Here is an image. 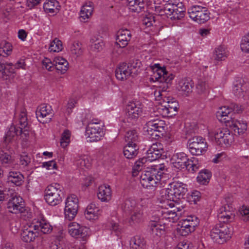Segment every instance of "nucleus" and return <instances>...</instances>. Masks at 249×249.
Wrapping results in <instances>:
<instances>
[{
  "label": "nucleus",
  "mask_w": 249,
  "mask_h": 249,
  "mask_svg": "<svg viewBox=\"0 0 249 249\" xmlns=\"http://www.w3.org/2000/svg\"><path fill=\"white\" fill-rule=\"evenodd\" d=\"M244 89V86L240 81H236L234 83L233 92L236 96L238 97L243 96Z\"/></svg>",
  "instance_id": "8fccbe9b"
},
{
  "label": "nucleus",
  "mask_w": 249,
  "mask_h": 249,
  "mask_svg": "<svg viewBox=\"0 0 249 249\" xmlns=\"http://www.w3.org/2000/svg\"><path fill=\"white\" fill-rule=\"evenodd\" d=\"M24 109H23L21 111V113L20 114L19 117V124L20 126L19 127V129H24L26 128V127L29 126L28 125V124L27 122V118L26 116V113L24 110Z\"/></svg>",
  "instance_id": "680f3d73"
},
{
  "label": "nucleus",
  "mask_w": 249,
  "mask_h": 249,
  "mask_svg": "<svg viewBox=\"0 0 249 249\" xmlns=\"http://www.w3.org/2000/svg\"><path fill=\"white\" fill-rule=\"evenodd\" d=\"M147 161H149L146 157H143L136 161L133 167V175L136 176L137 172L141 171Z\"/></svg>",
  "instance_id": "de8ad7c7"
},
{
  "label": "nucleus",
  "mask_w": 249,
  "mask_h": 249,
  "mask_svg": "<svg viewBox=\"0 0 249 249\" xmlns=\"http://www.w3.org/2000/svg\"><path fill=\"white\" fill-rule=\"evenodd\" d=\"M189 223L190 224L192 228L191 230H195V228L199 224V221L198 218L195 215H190L186 218Z\"/></svg>",
  "instance_id": "0e129e2a"
},
{
  "label": "nucleus",
  "mask_w": 249,
  "mask_h": 249,
  "mask_svg": "<svg viewBox=\"0 0 249 249\" xmlns=\"http://www.w3.org/2000/svg\"><path fill=\"white\" fill-rule=\"evenodd\" d=\"M232 127L235 132H237L240 134L243 133L247 128V124L245 123H241L240 121L233 119L232 122L228 125Z\"/></svg>",
  "instance_id": "e433bc0d"
},
{
  "label": "nucleus",
  "mask_w": 249,
  "mask_h": 249,
  "mask_svg": "<svg viewBox=\"0 0 249 249\" xmlns=\"http://www.w3.org/2000/svg\"><path fill=\"white\" fill-rule=\"evenodd\" d=\"M148 226L154 236L160 237L165 234V227L161 223H157L156 221H150Z\"/></svg>",
  "instance_id": "393cba45"
},
{
  "label": "nucleus",
  "mask_w": 249,
  "mask_h": 249,
  "mask_svg": "<svg viewBox=\"0 0 249 249\" xmlns=\"http://www.w3.org/2000/svg\"><path fill=\"white\" fill-rule=\"evenodd\" d=\"M99 209L94 204L89 205L85 211V216L89 220H96L98 218Z\"/></svg>",
  "instance_id": "c85d7f7f"
},
{
  "label": "nucleus",
  "mask_w": 249,
  "mask_h": 249,
  "mask_svg": "<svg viewBox=\"0 0 249 249\" xmlns=\"http://www.w3.org/2000/svg\"><path fill=\"white\" fill-rule=\"evenodd\" d=\"M62 187L58 183L48 185L45 190L44 198L46 202L51 206H55L62 201L63 195Z\"/></svg>",
  "instance_id": "39448f33"
},
{
  "label": "nucleus",
  "mask_w": 249,
  "mask_h": 249,
  "mask_svg": "<svg viewBox=\"0 0 249 249\" xmlns=\"http://www.w3.org/2000/svg\"><path fill=\"white\" fill-rule=\"evenodd\" d=\"M208 86L205 81H198L196 86V92L199 94H205L207 92Z\"/></svg>",
  "instance_id": "6e6d98bb"
},
{
  "label": "nucleus",
  "mask_w": 249,
  "mask_h": 249,
  "mask_svg": "<svg viewBox=\"0 0 249 249\" xmlns=\"http://www.w3.org/2000/svg\"><path fill=\"white\" fill-rule=\"evenodd\" d=\"M158 214L160 216L162 220L167 219L170 220L171 219H173L177 216V213L175 210L172 211L168 209L158 210Z\"/></svg>",
  "instance_id": "ea45409f"
},
{
  "label": "nucleus",
  "mask_w": 249,
  "mask_h": 249,
  "mask_svg": "<svg viewBox=\"0 0 249 249\" xmlns=\"http://www.w3.org/2000/svg\"><path fill=\"white\" fill-rule=\"evenodd\" d=\"M150 69L153 71L154 74L152 75L151 79L154 81H158L160 82V78L164 76H167L171 74L166 71L164 67L161 68L159 64H155L150 66Z\"/></svg>",
  "instance_id": "5701e85b"
},
{
  "label": "nucleus",
  "mask_w": 249,
  "mask_h": 249,
  "mask_svg": "<svg viewBox=\"0 0 249 249\" xmlns=\"http://www.w3.org/2000/svg\"><path fill=\"white\" fill-rule=\"evenodd\" d=\"M0 160L2 164L7 166H12L14 164V160L12 156L10 154L3 152L0 153Z\"/></svg>",
  "instance_id": "49530a36"
},
{
  "label": "nucleus",
  "mask_w": 249,
  "mask_h": 249,
  "mask_svg": "<svg viewBox=\"0 0 249 249\" xmlns=\"http://www.w3.org/2000/svg\"><path fill=\"white\" fill-rule=\"evenodd\" d=\"M177 1H178L177 0ZM185 8L182 3L176 1V7L174 11L173 15L170 17L172 20L180 19L185 16Z\"/></svg>",
  "instance_id": "72a5a7b5"
},
{
  "label": "nucleus",
  "mask_w": 249,
  "mask_h": 249,
  "mask_svg": "<svg viewBox=\"0 0 249 249\" xmlns=\"http://www.w3.org/2000/svg\"><path fill=\"white\" fill-rule=\"evenodd\" d=\"M226 201L227 202V204L220 208L217 215L219 221L225 223L230 222L231 219H232L231 211L233 210L231 204L228 203L229 201L227 200V198Z\"/></svg>",
  "instance_id": "aec40b11"
},
{
  "label": "nucleus",
  "mask_w": 249,
  "mask_h": 249,
  "mask_svg": "<svg viewBox=\"0 0 249 249\" xmlns=\"http://www.w3.org/2000/svg\"><path fill=\"white\" fill-rule=\"evenodd\" d=\"M200 165L197 162V160L195 158H193V160H190L186 168L189 172L193 173L197 171Z\"/></svg>",
  "instance_id": "864d4df0"
},
{
  "label": "nucleus",
  "mask_w": 249,
  "mask_h": 249,
  "mask_svg": "<svg viewBox=\"0 0 249 249\" xmlns=\"http://www.w3.org/2000/svg\"><path fill=\"white\" fill-rule=\"evenodd\" d=\"M147 206L146 201L141 200L140 203L137 205L136 209L133 211L130 217L129 222L133 223H139L143 220V214L146 210Z\"/></svg>",
  "instance_id": "2eb2a0df"
},
{
  "label": "nucleus",
  "mask_w": 249,
  "mask_h": 249,
  "mask_svg": "<svg viewBox=\"0 0 249 249\" xmlns=\"http://www.w3.org/2000/svg\"><path fill=\"white\" fill-rule=\"evenodd\" d=\"M42 63L43 67L45 68L49 71H53L54 69V64L49 58H45L42 61Z\"/></svg>",
  "instance_id": "338daca9"
},
{
  "label": "nucleus",
  "mask_w": 249,
  "mask_h": 249,
  "mask_svg": "<svg viewBox=\"0 0 249 249\" xmlns=\"http://www.w3.org/2000/svg\"><path fill=\"white\" fill-rule=\"evenodd\" d=\"M155 22V17L153 15H149L146 16L142 19V24H144L147 27H150L152 26Z\"/></svg>",
  "instance_id": "774afa93"
},
{
  "label": "nucleus",
  "mask_w": 249,
  "mask_h": 249,
  "mask_svg": "<svg viewBox=\"0 0 249 249\" xmlns=\"http://www.w3.org/2000/svg\"><path fill=\"white\" fill-rule=\"evenodd\" d=\"M232 233V229L227 224L220 223L211 230L210 236L214 242L221 244L231 238Z\"/></svg>",
  "instance_id": "20e7f679"
},
{
  "label": "nucleus",
  "mask_w": 249,
  "mask_h": 249,
  "mask_svg": "<svg viewBox=\"0 0 249 249\" xmlns=\"http://www.w3.org/2000/svg\"><path fill=\"white\" fill-rule=\"evenodd\" d=\"M18 213H20V217L25 220H27L32 218V213L28 207L24 206L21 209Z\"/></svg>",
  "instance_id": "bf43d9fd"
},
{
  "label": "nucleus",
  "mask_w": 249,
  "mask_h": 249,
  "mask_svg": "<svg viewBox=\"0 0 249 249\" xmlns=\"http://www.w3.org/2000/svg\"><path fill=\"white\" fill-rule=\"evenodd\" d=\"M188 192L187 185L179 181H175L169 184L168 187L161 190L164 198L175 201L176 199L184 198Z\"/></svg>",
  "instance_id": "f03ea898"
},
{
  "label": "nucleus",
  "mask_w": 249,
  "mask_h": 249,
  "mask_svg": "<svg viewBox=\"0 0 249 249\" xmlns=\"http://www.w3.org/2000/svg\"><path fill=\"white\" fill-rule=\"evenodd\" d=\"M34 226H37V227L36 228L37 232L40 231L44 234H48L53 230L52 226L44 219H42L39 221H37L36 223H34Z\"/></svg>",
  "instance_id": "2f4dec72"
},
{
  "label": "nucleus",
  "mask_w": 249,
  "mask_h": 249,
  "mask_svg": "<svg viewBox=\"0 0 249 249\" xmlns=\"http://www.w3.org/2000/svg\"><path fill=\"white\" fill-rule=\"evenodd\" d=\"M136 202L132 199H127L121 205L122 209L126 213H130L136 209Z\"/></svg>",
  "instance_id": "4c0bfd02"
},
{
  "label": "nucleus",
  "mask_w": 249,
  "mask_h": 249,
  "mask_svg": "<svg viewBox=\"0 0 249 249\" xmlns=\"http://www.w3.org/2000/svg\"><path fill=\"white\" fill-rule=\"evenodd\" d=\"M149 139L159 140L165 132L166 125L164 121L158 118L153 119L151 116L146 123Z\"/></svg>",
  "instance_id": "7ed1b4c3"
},
{
  "label": "nucleus",
  "mask_w": 249,
  "mask_h": 249,
  "mask_svg": "<svg viewBox=\"0 0 249 249\" xmlns=\"http://www.w3.org/2000/svg\"><path fill=\"white\" fill-rule=\"evenodd\" d=\"M189 17L196 22L201 24L209 20L210 13L207 8L195 5L188 10Z\"/></svg>",
  "instance_id": "0eeeda50"
},
{
  "label": "nucleus",
  "mask_w": 249,
  "mask_h": 249,
  "mask_svg": "<svg viewBox=\"0 0 249 249\" xmlns=\"http://www.w3.org/2000/svg\"><path fill=\"white\" fill-rule=\"evenodd\" d=\"M167 172L163 164L155 165L148 168L147 170L142 172L140 176V183L145 188L154 190L164 178Z\"/></svg>",
  "instance_id": "f257e3e1"
},
{
  "label": "nucleus",
  "mask_w": 249,
  "mask_h": 249,
  "mask_svg": "<svg viewBox=\"0 0 249 249\" xmlns=\"http://www.w3.org/2000/svg\"><path fill=\"white\" fill-rule=\"evenodd\" d=\"M132 6H129V9L135 12L140 13L144 11L146 4L143 2V0H137V3Z\"/></svg>",
  "instance_id": "5fc2aeb1"
},
{
  "label": "nucleus",
  "mask_w": 249,
  "mask_h": 249,
  "mask_svg": "<svg viewBox=\"0 0 249 249\" xmlns=\"http://www.w3.org/2000/svg\"><path fill=\"white\" fill-rule=\"evenodd\" d=\"M62 42L56 38L51 43L49 49L51 52H59L62 50Z\"/></svg>",
  "instance_id": "603ef678"
},
{
  "label": "nucleus",
  "mask_w": 249,
  "mask_h": 249,
  "mask_svg": "<svg viewBox=\"0 0 249 249\" xmlns=\"http://www.w3.org/2000/svg\"><path fill=\"white\" fill-rule=\"evenodd\" d=\"M177 0H169L163 7V10L165 15L170 18L173 15L175 8L176 7Z\"/></svg>",
  "instance_id": "79ce46f5"
},
{
  "label": "nucleus",
  "mask_w": 249,
  "mask_h": 249,
  "mask_svg": "<svg viewBox=\"0 0 249 249\" xmlns=\"http://www.w3.org/2000/svg\"><path fill=\"white\" fill-rule=\"evenodd\" d=\"M216 115L220 121L226 123L227 126L234 119L233 117V113L231 112L229 106L220 107L216 112Z\"/></svg>",
  "instance_id": "a211bd4d"
},
{
  "label": "nucleus",
  "mask_w": 249,
  "mask_h": 249,
  "mask_svg": "<svg viewBox=\"0 0 249 249\" xmlns=\"http://www.w3.org/2000/svg\"><path fill=\"white\" fill-rule=\"evenodd\" d=\"M167 104L160 106L158 108V112L163 116L171 117L176 115L179 108L178 102L174 99H167Z\"/></svg>",
  "instance_id": "9b49d317"
},
{
  "label": "nucleus",
  "mask_w": 249,
  "mask_h": 249,
  "mask_svg": "<svg viewBox=\"0 0 249 249\" xmlns=\"http://www.w3.org/2000/svg\"><path fill=\"white\" fill-rule=\"evenodd\" d=\"M139 147L137 143H127L124 147V155L127 159H132L137 156L139 153Z\"/></svg>",
  "instance_id": "b1692460"
},
{
  "label": "nucleus",
  "mask_w": 249,
  "mask_h": 249,
  "mask_svg": "<svg viewBox=\"0 0 249 249\" xmlns=\"http://www.w3.org/2000/svg\"><path fill=\"white\" fill-rule=\"evenodd\" d=\"M240 47L242 51L246 53L249 52V34L244 36Z\"/></svg>",
  "instance_id": "e2e57ef3"
},
{
  "label": "nucleus",
  "mask_w": 249,
  "mask_h": 249,
  "mask_svg": "<svg viewBox=\"0 0 249 249\" xmlns=\"http://www.w3.org/2000/svg\"><path fill=\"white\" fill-rule=\"evenodd\" d=\"M129 247L130 249H144L146 247V242L143 237L136 235L131 238Z\"/></svg>",
  "instance_id": "bb28decb"
},
{
  "label": "nucleus",
  "mask_w": 249,
  "mask_h": 249,
  "mask_svg": "<svg viewBox=\"0 0 249 249\" xmlns=\"http://www.w3.org/2000/svg\"><path fill=\"white\" fill-rule=\"evenodd\" d=\"M191 225L189 223L187 218L182 222L180 228L179 229V232L182 236H186L189 233L194 231L195 230H191Z\"/></svg>",
  "instance_id": "09e8293b"
},
{
  "label": "nucleus",
  "mask_w": 249,
  "mask_h": 249,
  "mask_svg": "<svg viewBox=\"0 0 249 249\" xmlns=\"http://www.w3.org/2000/svg\"><path fill=\"white\" fill-rule=\"evenodd\" d=\"M193 83L190 78H183L178 82V89L183 92L189 93L192 91Z\"/></svg>",
  "instance_id": "473e14b6"
},
{
  "label": "nucleus",
  "mask_w": 249,
  "mask_h": 249,
  "mask_svg": "<svg viewBox=\"0 0 249 249\" xmlns=\"http://www.w3.org/2000/svg\"><path fill=\"white\" fill-rule=\"evenodd\" d=\"M81 43L79 41H75L71 47V53L76 55L77 56L81 55L83 52L81 48Z\"/></svg>",
  "instance_id": "052dcab7"
},
{
  "label": "nucleus",
  "mask_w": 249,
  "mask_h": 249,
  "mask_svg": "<svg viewBox=\"0 0 249 249\" xmlns=\"http://www.w3.org/2000/svg\"><path fill=\"white\" fill-rule=\"evenodd\" d=\"M0 46L2 48V51L6 52V55H8L12 50V46L11 43L5 40H2L0 43Z\"/></svg>",
  "instance_id": "69168bd1"
},
{
  "label": "nucleus",
  "mask_w": 249,
  "mask_h": 249,
  "mask_svg": "<svg viewBox=\"0 0 249 249\" xmlns=\"http://www.w3.org/2000/svg\"><path fill=\"white\" fill-rule=\"evenodd\" d=\"M115 75L116 78L120 80L127 79L129 76H133L132 71H129L128 66H127V63H123L121 64L118 68L115 71Z\"/></svg>",
  "instance_id": "4be33fe9"
},
{
  "label": "nucleus",
  "mask_w": 249,
  "mask_h": 249,
  "mask_svg": "<svg viewBox=\"0 0 249 249\" xmlns=\"http://www.w3.org/2000/svg\"><path fill=\"white\" fill-rule=\"evenodd\" d=\"M93 4L91 1H89L85 3L82 7L80 11V20L82 22H85V20L88 19L91 16L93 11Z\"/></svg>",
  "instance_id": "a878e982"
},
{
  "label": "nucleus",
  "mask_w": 249,
  "mask_h": 249,
  "mask_svg": "<svg viewBox=\"0 0 249 249\" xmlns=\"http://www.w3.org/2000/svg\"><path fill=\"white\" fill-rule=\"evenodd\" d=\"M138 139V134L135 130H129L125 135V141L127 144L137 143Z\"/></svg>",
  "instance_id": "a19ab883"
},
{
  "label": "nucleus",
  "mask_w": 249,
  "mask_h": 249,
  "mask_svg": "<svg viewBox=\"0 0 249 249\" xmlns=\"http://www.w3.org/2000/svg\"><path fill=\"white\" fill-rule=\"evenodd\" d=\"M131 32L127 29L119 30L116 34V44L120 48H124L131 39Z\"/></svg>",
  "instance_id": "f3484780"
},
{
  "label": "nucleus",
  "mask_w": 249,
  "mask_h": 249,
  "mask_svg": "<svg viewBox=\"0 0 249 249\" xmlns=\"http://www.w3.org/2000/svg\"><path fill=\"white\" fill-rule=\"evenodd\" d=\"M126 116L128 122L135 121L141 115L142 111L141 105L135 103H130L126 107Z\"/></svg>",
  "instance_id": "dca6fc26"
},
{
  "label": "nucleus",
  "mask_w": 249,
  "mask_h": 249,
  "mask_svg": "<svg viewBox=\"0 0 249 249\" xmlns=\"http://www.w3.org/2000/svg\"><path fill=\"white\" fill-rule=\"evenodd\" d=\"M8 182L16 186H20L24 181V177L19 172L10 171L7 177Z\"/></svg>",
  "instance_id": "cd10ccee"
},
{
  "label": "nucleus",
  "mask_w": 249,
  "mask_h": 249,
  "mask_svg": "<svg viewBox=\"0 0 249 249\" xmlns=\"http://www.w3.org/2000/svg\"><path fill=\"white\" fill-rule=\"evenodd\" d=\"M18 130L15 125H11L4 137L5 142H10L16 135H18Z\"/></svg>",
  "instance_id": "3c124183"
},
{
  "label": "nucleus",
  "mask_w": 249,
  "mask_h": 249,
  "mask_svg": "<svg viewBox=\"0 0 249 249\" xmlns=\"http://www.w3.org/2000/svg\"><path fill=\"white\" fill-rule=\"evenodd\" d=\"M227 52L225 48L220 46L215 49L213 57L217 61H222L227 57Z\"/></svg>",
  "instance_id": "c03bdc74"
},
{
  "label": "nucleus",
  "mask_w": 249,
  "mask_h": 249,
  "mask_svg": "<svg viewBox=\"0 0 249 249\" xmlns=\"http://www.w3.org/2000/svg\"><path fill=\"white\" fill-rule=\"evenodd\" d=\"M97 196L102 202H107L109 197V185L103 184L98 187Z\"/></svg>",
  "instance_id": "c9c22d12"
},
{
  "label": "nucleus",
  "mask_w": 249,
  "mask_h": 249,
  "mask_svg": "<svg viewBox=\"0 0 249 249\" xmlns=\"http://www.w3.org/2000/svg\"><path fill=\"white\" fill-rule=\"evenodd\" d=\"M78 202V199L75 195H71L67 197L64 209L66 219L71 221L75 217L79 208Z\"/></svg>",
  "instance_id": "1a4fd4ad"
},
{
  "label": "nucleus",
  "mask_w": 249,
  "mask_h": 249,
  "mask_svg": "<svg viewBox=\"0 0 249 249\" xmlns=\"http://www.w3.org/2000/svg\"><path fill=\"white\" fill-rule=\"evenodd\" d=\"M25 205L22 198L19 196L15 195L8 200L7 208L12 213H18L20 210Z\"/></svg>",
  "instance_id": "6ab92c4d"
},
{
  "label": "nucleus",
  "mask_w": 249,
  "mask_h": 249,
  "mask_svg": "<svg viewBox=\"0 0 249 249\" xmlns=\"http://www.w3.org/2000/svg\"><path fill=\"white\" fill-rule=\"evenodd\" d=\"M110 225L111 227V229L110 228V230L112 231L111 234L114 233L116 236L119 237L122 231V227L118 224L117 221L113 219H111V221H110Z\"/></svg>",
  "instance_id": "4d7b16f0"
},
{
  "label": "nucleus",
  "mask_w": 249,
  "mask_h": 249,
  "mask_svg": "<svg viewBox=\"0 0 249 249\" xmlns=\"http://www.w3.org/2000/svg\"><path fill=\"white\" fill-rule=\"evenodd\" d=\"M86 135L88 136L90 142L100 141L101 137L105 135L102 124L92 120L86 126Z\"/></svg>",
  "instance_id": "6e6552de"
},
{
  "label": "nucleus",
  "mask_w": 249,
  "mask_h": 249,
  "mask_svg": "<svg viewBox=\"0 0 249 249\" xmlns=\"http://www.w3.org/2000/svg\"><path fill=\"white\" fill-rule=\"evenodd\" d=\"M71 137V132L68 129H65L61 135L60 144L63 147H65L67 146L70 142V139Z\"/></svg>",
  "instance_id": "13d9d810"
},
{
  "label": "nucleus",
  "mask_w": 249,
  "mask_h": 249,
  "mask_svg": "<svg viewBox=\"0 0 249 249\" xmlns=\"http://www.w3.org/2000/svg\"><path fill=\"white\" fill-rule=\"evenodd\" d=\"M165 150L162 143L156 142L153 143L146 152V156L149 161H152L161 157L164 154Z\"/></svg>",
  "instance_id": "4468645a"
},
{
  "label": "nucleus",
  "mask_w": 249,
  "mask_h": 249,
  "mask_svg": "<svg viewBox=\"0 0 249 249\" xmlns=\"http://www.w3.org/2000/svg\"><path fill=\"white\" fill-rule=\"evenodd\" d=\"M172 159L174 166L178 169L186 168L190 160L187 154L184 152H178L174 154Z\"/></svg>",
  "instance_id": "412c9836"
},
{
  "label": "nucleus",
  "mask_w": 249,
  "mask_h": 249,
  "mask_svg": "<svg viewBox=\"0 0 249 249\" xmlns=\"http://www.w3.org/2000/svg\"><path fill=\"white\" fill-rule=\"evenodd\" d=\"M71 235L77 238H81L83 240H86L89 236V230L86 227L80 226L76 229L71 230Z\"/></svg>",
  "instance_id": "7c9ffc66"
},
{
  "label": "nucleus",
  "mask_w": 249,
  "mask_h": 249,
  "mask_svg": "<svg viewBox=\"0 0 249 249\" xmlns=\"http://www.w3.org/2000/svg\"><path fill=\"white\" fill-rule=\"evenodd\" d=\"M36 114L38 121L42 124L49 123L53 116L51 107L45 104L41 105L37 108Z\"/></svg>",
  "instance_id": "f8f14e48"
},
{
  "label": "nucleus",
  "mask_w": 249,
  "mask_h": 249,
  "mask_svg": "<svg viewBox=\"0 0 249 249\" xmlns=\"http://www.w3.org/2000/svg\"><path fill=\"white\" fill-rule=\"evenodd\" d=\"M215 143L221 146H228L232 142L233 136L229 130L226 128L218 129L214 133Z\"/></svg>",
  "instance_id": "9d476101"
},
{
  "label": "nucleus",
  "mask_w": 249,
  "mask_h": 249,
  "mask_svg": "<svg viewBox=\"0 0 249 249\" xmlns=\"http://www.w3.org/2000/svg\"><path fill=\"white\" fill-rule=\"evenodd\" d=\"M36 227L37 226H34V223H27L23 227L21 237L23 242L30 243L38 237L39 232L36 231Z\"/></svg>",
  "instance_id": "ddd939ff"
},
{
  "label": "nucleus",
  "mask_w": 249,
  "mask_h": 249,
  "mask_svg": "<svg viewBox=\"0 0 249 249\" xmlns=\"http://www.w3.org/2000/svg\"><path fill=\"white\" fill-rule=\"evenodd\" d=\"M141 65V62L139 60L133 59L129 61L127 64V66H128L129 71H132V74L134 76L137 74Z\"/></svg>",
  "instance_id": "58836bf2"
},
{
  "label": "nucleus",
  "mask_w": 249,
  "mask_h": 249,
  "mask_svg": "<svg viewBox=\"0 0 249 249\" xmlns=\"http://www.w3.org/2000/svg\"><path fill=\"white\" fill-rule=\"evenodd\" d=\"M75 163L80 168L86 167L89 168L90 166V163L87 156H79L75 158Z\"/></svg>",
  "instance_id": "37998d69"
},
{
  "label": "nucleus",
  "mask_w": 249,
  "mask_h": 249,
  "mask_svg": "<svg viewBox=\"0 0 249 249\" xmlns=\"http://www.w3.org/2000/svg\"><path fill=\"white\" fill-rule=\"evenodd\" d=\"M174 78V75L171 73V74L167 76H164L160 78V83L161 84L159 86L160 89H159V93L160 95H162L161 92H165L168 90L171 85L172 81Z\"/></svg>",
  "instance_id": "c756f323"
},
{
  "label": "nucleus",
  "mask_w": 249,
  "mask_h": 249,
  "mask_svg": "<svg viewBox=\"0 0 249 249\" xmlns=\"http://www.w3.org/2000/svg\"><path fill=\"white\" fill-rule=\"evenodd\" d=\"M211 177V172L208 170L204 169L199 172L196 179L200 184L207 185L209 182Z\"/></svg>",
  "instance_id": "f704fd0d"
},
{
  "label": "nucleus",
  "mask_w": 249,
  "mask_h": 249,
  "mask_svg": "<svg viewBox=\"0 0 249 249\" xmlns=\"http://www.w3.org/2000/svg\"><path fill=\"white\" fill-rule=\"evenodd\" d=\"M187 146L190 153L195 156L204 154L208 149L205 139L201 136H195L189 139Z\"/></svg>",
  "instance_id": "423d86ee"
},
{
  "label": "nucleus",
  "mask_w": 249,
  "mask_h": 249,
  "mask_svg": "<svg viewBox=\"0 0 249 249\" xmlns=\"http://www.w3.org/2000/svg\"><path fill=\"white\" fill-rule=\"evenodd\" d=\"M90 42L91 48L94 51H100L104 46L103 40L100 37L94 36L91 38Z\"/></svg>",
  "instance_id": "a18cd8bd"
}]
</instances>
